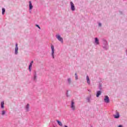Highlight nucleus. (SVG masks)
Returning a JSON list of instances; mask_svg holds the SVG:
<instances>
[{
    "mask_svg": "<svg viewBox=\"0 0 127 127\" xmlns=\"http://www.w3.org/2000/svg\"><path fill=\"white\" fill-rule=\"evenodd\" d=\"M70 108H71V110H73V111H75L76 109V107H75V102H74L73 100L71 101Z\"/></svg>",
    "mask_w": 127,
    "mask_h": 127,
    "instance_id": "1",
    "label": "nucleus"
},
{
    "mask_svg": "<svg viewBox=\"0 0 127 127\" xmlns=\"http://www.w3.org/2000/svg\"><path fill=\"white\" fill-rule=\"evenodd\" d=\"M51 48L52 49V56H53V58L54 59V51H55V50H54V46L53 45H52L51 46Z\"/></svg>",
    "mask_w": 127,
    "mask_h": 127,
    "instance_id": "2",
    "label": "nucleus"
},
{
    "mask_svg": "<svg viewBox=\"0 0 127 127\" xmlns=\"http://www.w3.org/2000/svg\"><path fill=\"white\" fill-rule=\"evenodd\" d=\"M104 101L107 104H108V103H110V99H109V97L108 96H105Z\"/></svg>",
    "mask_w": 127,
    "mask_h": 127,
    "instance_id": "3",
    "label": "nucleus"
},
{
    "mask_svg": "<svg viewBox=\"0 0 127 127\" xmlns=\"http://www.w3.org/2000/svg\"><path fill=\"white\" fill-rule=\"evenodd\" d=\"M57 39H58V40H59V41L62 42V43H63V38H62L61 37V36H60V35H57Z\"/></svg>",
    "mask_w": 127,
    "mask_h": 127,
    "instance_id": "4",
    "label": "nucleus"
},
{
    "mask_svg": "<svg viewBox=\"0 0 127 127\" xmlns=\"http://www.w3.org/2000/svg\"><path fill=\"white\" fill-rule=\"evenodd\" d=\"M70 7H71V9L72 11L75 10V5H74V3H72V2H70Z\"/></svg>",
    "mask_w": 127,
    "mask_h": 127,
    "instance_id": "5",
    "label": "nucleus"
},
{
    "mask_svg": "<svg viewBox=\"0 0 127 127\" xmlns=\"http://www.w3.org/2000/svg\"><path fill=\"white\" fill-rule=\"evenodd\" d=\"M18 45L17 44V43L15 45V54H17L18 53Z\"/></svg>",
    "mask_w": 127,
    "mask_h": 127,
    "instance_id": "6",
    "label": "nucleus"
},
{
    "mask_svg": "<svg viewBox=\"0 0 127 127\" xmlns=\"http://www.w3.org/2000/svg\"><path fill=\"white\" fill-rule=\"evenodd\" d=\"M29 9H32V8H33V6L31 3V1H29Z\"/></svg>",
    "mask_w": 127,
    "mask_h": 127,
    "instance_id": "7",
    "label": "nucleus"
},
{
    "mask_svg": "<svg viewBox=\"0 0 127 127\" xmlns=\"http://www.w3.org/2000/svg\"><path fill=\"white\" fill-rule=\"evenodd\" d=\"M114 118L115 119H119V118H120V114H119V112L117 113L116 115H114Z\"/></svg>",
    "mask_w": 127,
    "mask_h": 127,
    "instance_id": "8",
    "label": "nucleus"
},
{
    "mask_svg": "<svg viewBox=\"0 0 127 127\" xmlns=\"http://www.w3.org/2000/svg\"><path fill=\"white\" fill-rule=\"evenodd\" d=\"M86 80L87 81L88 84H89V85H90V84H91V82L90 81V78H89L88 76H86Z\"/></svg>",
    "mask_w": 127,
    "mask_h": 127,
    "instance_id": "9",
    "label": "nucleus"
},
{
    "mask_svg": "<svg viewBox=\"0 0 127 127\" xmlns=\"http://www.w3.org/2000/svg\"><path fill=\"white\" fill-rule=\"evenodd\" d=\"M57 122L58 125L59 126H60L61 127H62V126H63V124H62V123L61 122H60V121H59L58 120H57Z\"/></svg>",
    "mask_w": 127,
    "mask_h": 127,
    "instance_id": "10",
    "label": "nucleus"
},
{
    "mask_svg": "<svg viewBox=\"0 0 127 127\" xmlns=\"http://www.w3.org/2000/svg\"><path fill=\"white\" fill-rule=\"evenodd\" d=\"M101 93H102V92H101V91H98L97 92V93L96 96H97V97H99V96H100V95H101Z\"/></svg>",
    "mask_w": 127,
    "mask_h": 127,
    "instance_id": "11",
    "label": "nucleus"
},
{
    "mask_svg": "<svg viewBox=\"0 0 127 127\" xmlns=\"http://www.w3.org/2000/svg\"><path fill=\"white\" fill-rule=\"evenodd\" d=\"M32 67V63H30L29 65V71H31V68Z\"/></svg>",
    "mask_w": 127,
    "mask_h": 127,
    "instance_id": "12",
    "label": "nucleus"
},
{
    "mask_svg": "<svg viewBox=\"0 0 127 127\" xmlns=\"http://www.w3.org/2000/svg\"><path fill=\"white\" fill-rule=\"evenodd\" d=\"M26 111L27 112H28V111H29V104H27V106H26Z\"/></svg>",
    "mask_w": 127,
    "mask_h": 127,
    "instance_id": "13",
    "label": "nucleus"
},
{
    "mask_svg": "<svg viewBox=\"0 0 127 127\" xmlns=\"http://www.w3.org/2000/svg\"><path fill=\"white\" fill-rule=\"evenodd\" d=\"M4 105V102H1V108H2V109H3Z\"/></svg>",
    "mask_w": 127,
    "mask_h": 127,
    "instance_id": "14",
    "label": "nucleus"
},
{
    "mask_svg": "<svg viewBox=\"0 0 127 127\" xmlns=\"http://www.w3.org/2000/svg\"><path fill=\"white\" fill-rule=\"evenodd\" d=\"M95 43H96V44H99V40L98 39V38H95Z\"/></svg>",
    "mask_w": 127,
    "mask_h": 127,
    "instance_id": "15",
    "label": "nucleus"
},
{
    "mask_svg": "<svg viewBox=\"0 0 127 127\" xmlns=\"http://www.w3.org/2000/svg\"><path fill=\"white\" fill-rule=\"evenodd\" d=\"M4 12H5V9H4V8H3L2 9V14H4Z\"/></svg>",
    "mask_w": 127,
    "mask_h": 127,
    "instance_id": "16",
    "label": "nucleus"
},
{
    "mask_svg": "<svg viewBox=\"0 0 127 127\" xmlns=\"http://www.w3.org/2000/svg\"><path fill=\"white\" fill-rule=\"evenodd\" d=\"M37 78V76L36 75V72H35V74L34 75V80H36Z\"/></svg>",
    "mask_w": 127,
    "mask_h": 127,
    "instance_id": "17",
    "label": "nucleus"
},
{
    "mask_svg": "<svg viewBox=\"0 0 127 127\" xmlns=\"http://www.w3.org/2000/svg\"><path fill=\"white\" fill-rule=\"evenodd\" d=\"M75 76L76 80H78V75H77V73H75Z\"/></svg>",
    "mask_w": 127,
    "mask_h": 127,
    "instance_id": "18",
    "label": "nucleus"
},
{
    "mask_svg": "<svg viewBox=\"0 0 127 127\" xmlns=\"http://www.w3.org/2000/svg\"><path fill=\"white\" fill-rule=\"evenodd\" d=\"M67 81L68 82V84H71V78H68Z\"/></svg>",
    "mask_w": 127,
    "mask_h": 127,
    "instance_id": "19",
    "label": "nucleus"
},
{
    "mask_svg": "<svg viewBox=\"0 0 127 127\" xmlns=\"http://www.w3.org/2000/svg\"><path fill=\"white\" fill-rule=\"evenodd\" d=\"M5 114V111H2V116H3Z\"/></svg>",
    "mask_w": 127,
    "mask_h": 127,
    "instance_id": "20",
    "label": "nucleus"
},
{
    "mask_svg": "<svg viewBox=\"0 0 127 127\" xmlns=\"http://www.w3.org/2000/svg\"><path fill=\"white\" fill-rule=\"evenodd\" d=\"M36 26H37V27H38V28H39V29H40V27L39 26V25H36Z\"/></svg>",
    "mask_w": 127,
    "mask_h": 127,
    "instance_id": "21",
    "label": "nucleus"
},
{
    "mask_svg": "<svg viewBox=\"0 0 127 127\" xmlns=\"http://www.w3.org/2000/svg\"><path fill=\"white\" fill-rule=\"evenodd\" d=\"M99 26H102V25H101V24L100 23H99Z\"/></svg>",
    "mask_w": 127,
    "mask_h": 127,
    "instance_id": "22",
    "label": "nucleus"
},
{
    "mask_svg": "<svg viewBox=\"0 0 127 127\" xmlns=\"http://www.w3.org/2000/svg\"><path fill=\"white\" fill-rule=\"evenodd\" d=\"M118 127H123V126L120 125Z\"/></svg>",
    "mask_w": 127,
    "mask_h": 127,
    "instance_id": "23",
    "label": "nucleus"
},
{
    "mask_svg": "<svg viewBox=\"0 0 127 127\" xmlns=\"http://www.w3.org/2000/svg\"><path fill=\"white\" fill-rule=\"evenodd\" d=\"M31 63H32V64H33V61H32Z\"/></svg>",
    "mask_w": 127,
    "mask_h": 127,
    "instance_id": "24",
    "label": "nucleus"
}]
</instances>
